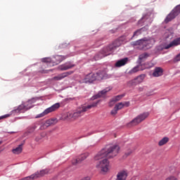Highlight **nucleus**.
<instances>
[{
    "label": "nucleus",
    "mask_w": 180,
    "mask_h": 180,
    "mask_svg": "<svg viewBox=\"0 0 180 180\" xmlns=\"http://www.w3.org/2000/svg\"><path fill=\"white\" fill-rule=\"evenodd\" d=\"M120 150V147L117 145L111 146H107L105 148L102 149L97 153L94 157V160L98 161L99 160H102V158H114V157H116V155L119 154Z\"/></svg>",
    "instance_id": "f257e3e1"
},
{
    "label": "nucleus",
    "mask_w": 180,
    "mask_h": 180,
    "mask_svg": "<svg viewBox=\"0 0 180 180\" xmlns=\"http://www.w3.org/2000/svg\"><path fill=\"white\" fill-rule=\"evenodd\" d=\"M154 43H155L154 38H143L131 42V46H136L139 50H148L153 47Z\"/></svg>",
    "instance_id": "f03ea898"
},
{
    "label": "nucleus",
    "mask_w": 180,
    "mask_h": 180,
    "mask_svg": "<svg viewBox=\"0 0 180 180\" xmlns=\"http://www.w3.org/2000/svg\"><path fill=\"white\" fill-rule=\"evenodd\" d=\"M98 103L99 101L78 108L75 112H73V120L78 119V117H81V116H84V115H85V112H88V110H89V109H92V108H96Z\"/></svg>",
    "instance_id": "7ed1b4c3"
},
{
    "label": "nucleus",
    "mask_w": 180,
    "mask_h": 180,
    "mask_svg": "<svg viewBox=\"0 0 180 180\" xmlns=\"http://www.w3.org/2000/svg\"><path fill=\"white\" fill-rule=\"evenodd\" d=\"M96 167L98 171H100L101 174H103V172H108V171H109V160L105 158L97 162Z\"/></svg>",
    "instance_id": "20e7f679"
},
{
    "label": "nucleus",
    "mask_w": 180,
    "mask_h": 180,
    "mask_svg": "<svg viewBox=\"0 0 180 180\" xmlns=\"http://www.w3.org/2000/svg\"><path fill=\"white\" fill-rule=\"evenodd\" d=\"M150 116L149 112H143L142 114H140L138 115L136 118H134L129 124L128 126H137V124H139V123H141V122L146 120L147 117Z\"/></svg>",
    "instance_id": "39448f33"
},
{
    "label": "nucleus",
    "mask_w": 180,
    "mask_h": 180,
    "mask_svg": "<svg viewBox=\"0 0 180 180\" xmlns=\"http://www.w3.org/2000/svg\"><path fill=\"white\" fill-rule=\"evenodd\" d=\"M60 106H61L60 103H56L53 104V105H51V107L46 108L41 114L37 115L35 117V118L39 119V117H44V116H46V115H49V113H51V112H56V110H57V109H59Z\"/></svg>",
    "instance_id": "423d86ee"
},
{
    "label": "nucleus",
    "mask_w": 180,
    "mask_h": 180,
    "mask_svg": "<svg viewBox=\"0 0 180 180\" xmlns=\"http://www.w3.org/2000/svg\"><path fill=\"white\" fill-rule=\"evenodd\" d=\"M146 79V75L142 74L139 76H137L134 79H131L129 82V85H131V86H136V85H139V84H141L143 81Z\"/></svg>",
    "instance_id": "0eeeda50"
},
{
    "label": "nucleus",
    "mask_w": 180,
    "mask_h": 180,
    "mask_svg": "<svg viewBox=\"0 0 180 180\" xmlns=\"http://www.w3.org/2000/svg\"><path fill=\"white\" fill-rule=\"evenodd\" d=\"M111 89H112L110 87L105 88V89L98 92V94L91 97V101H95V99H98V98H103V96H105V95H106V94H108V92H109V91H111Z\"/></svg>",
    "instance_id": "6e6552de"
},
{
    "label": "nucleus",
    "mask_w": 180,
    "mask_h": 180,
    "mask_svg": "<svg viewBox=\"0 0 180 180\" xmlns=\"http://www.w3.org/2000/svg\"><path fill=\"white\" fill-rule=\"evenodd\" d=\"M72 74H74V71L65 72L58 75V76L53 77V79L54 81H61V79H64V78H67L68 75H71Z\"/></svg>",
    "instance_id": "1a4fd4ad"
},
{
    "label": "nucleus",
    "mask_w": 180,
    "mask_h": 180,
    "mask_svg": "<svg viewBox=\"0 0 180 180\" xmlns=\"http://www.w3.org/2000/svg\"><path fill=\"white\" fill-rule=\"evenodd\" d=\"M73 67H75V65L71 63V62H68L63 65H59L58 70L60 71H67V70H71V68H73Z\"/></svg>",
    "instance_id": "9d476101"
},
{
    "label": "nucleus",
    "mask_w": 180,
    "mask_h": 180,
    "mask_svg": "<svg viewBox=\"0 0 180 180\" xmlns=\"http://www.w3.org/2000/svg\"><path fill=\"white\" fill-rule=\"evenodd\" d=\"M65 58H67V56L56 55L52 58V62L53 63V64H56V65L60 64V63H61L62 61H64Z\"/></svg>",
    "instance_id": "9b49d317"
},
{
    "label": "nucleus",
    "mask_w": 180,
    "mask_h": 180,
    "mask_svg": "<svg viewBox=\"0 0 180 180\" xmlns=\"http://www.w3.org/2000/svg\"><path fill=\"white\" fill-rule=\"evenodd\" d=\"M179 44H180V37L175 39L172 42H170L169 44L166 45L165 46V50H168V49H171V47H175L176 46H179Z\"/></svg>",
    "instance_id": "f8f14e48"
},
{
    "label": "nucleus",
    "mask_w": 180,
    "mask_h": 180,
    "mask_svg": "<svg viewBox=\"0 0 180 180\" xmlns=\"http://www.w3.org/2000/svg\"><path fill=\"white\" fill-rule=\"evenodd\" d=\"M127 179V170H122L117 174L115 180H126Z\"/></svg>",
    "instance_id": "ddd939ff"
},
{
    "label": "nucleus",
    "mask_w": 180,
    "mask_h": 180,
    "mask_svg": "<svg viewBox=\"0 0 180 180\" xmlns=\"http://www.w3.org/2000/svg\"><path fill=\"white\" fill-rule=\"evenodd\" d=\"M94 81H96V77L94 73H89L84 77L85 84H87V82L92 83Z\"/></svg>",
    "instance_id": "4468645a"
},
{
    "label": "nucleus",
    "mask_w": 180,
    "mask_h": 180,
    "mask_svg": "<svg viewBox=\"0 0 180 180\" xmlns=\"http://www.w3.org/2000/svg\"><path fill=\"white\" fill-rule=\"evenodd\" d=\"M147 30H148V25H146L145 27L140 28L139 30H137L136 31H135L134 32V34H133L131 39H134V37H137L140 36V34H141V33H143V32H147Z\"/></svg>",
    "instance_id": "2eb2a0df"
},
{
    "label": "nucleus",
    "mask_w": 180,
    "mask_h": 180,
    "mask_svg": "<svg viewBox=\"0 0 180 180\" xmlns=\"http://www.w3.org/2000/svg\"><path fill=\"white\" fill-rule=\"evenodd\" d=\"M54 124V120H48L46 122L42 123L41 124L40 129L41 130H45V129H47V127H50L51 124Z\"/></svg>",
    "instance_id": "dca6fc26"
},
{
    "label": "nucleus",
    "mask_w": 180,
    "mask_h": 180,
    "mask_svg": "<svg viewBox=\"0 0 180 180\" xmlns=\"http://www.w3.org/2000/svg\"><path fill=\"white\" fill-rule=\"evenodd\" d=\"M29 109H30V107L28 108L25 104H21L16 109L13 110V112L19 113L20 112H23V110H27Z\"/></svg>",
    "instance_id": "f3484780"
},
{
    "label": "nucleus",
    "mask_w": 180,
    "mask_h": 180,
    "mask_svg": "<svg viewBox=\"0 0 180 180\" xmlns=\"http://www.w3.org/2000/svg\"><path fill=\"white\" fill-rule=\"evenodd\" d=\"M120 46H122V42L119 40H115L112 45L108 46V49L112 51V50H116V49H117V47H120Z\"/></svg>",
    "instance_id": "a211bd4d"
},
{
    "label": "nucleus",
    "mask_w": 180,
    "mask_h": 180,
    "mask_svg": "<svg viewBox=\"0 0 180 180\" xmlns=\"http://www.w3.org/2000/svg\"><path fill=\"white\" fill-rule=\"evenodd\" d=\"M128 61H129V58H127L120 59V60L116 62L115 67H117L118 68L120 67H123V65H126V64H127Z\"/></svg>",
    "instance_id": "6ab92c4d"
},
{
    "label": "nucleus",
    "mask_w": 180,
    "mask_h": 180,
    "mask_svg": "<svg viewBox=\"0 0 180 180\" xmlns=\"http://www.w3.org/2000/svg\"><path fill=\"white\" fill-rule=\"evenodd\" d=\"M123 96H124V95H118V96L112 98L109 103L110 106H113V105H115V103H116V102H119V101H120V99H122V98H123Z\"/></svg>",
    "instance_id": "aec40b11"
},
{
    "label": "nucleus",
    "mask_w": 180,
    "mask_h": 180,
    "mask_svg": "<svg viewBox=\"0 0 180 180\" xmlns=\"http://www.w3.org/2000/svg\"><path fill=\"white\" fill-rule=\"evenodd\" d=\"M162 68H155L154 72L153 73V77H161L162 75Z\"/></svg>",
    "instance_id": "412c9836"
},
{
    "label": "nucleus",
    "mask_w": 180,
    "mask_h": 180,
    "mask_svg": "<svg viewBox=\"0 0 180 180\" xmlns=\"http://www.w3.org/2000/svg\"><path fill=\"white\" fill-rule=\"evenodd\" d=\"M150 56L147 53H143L139 56V64H141L143 61H146Z\"/></svg>",
    "instance_id": "4be33fe9"
},
{
    "label": "nucleus",
    "mask_w": 180,
    "mask_h": 180,
    "mask_svg": "<svg viewBox=\"0 0 180 180\" xmlns=\"http://www.w3.org/2000/svg\"><path fill=\"white\" fill-rule=\"evenodd\" d=\"M144 68H143V65H138L132 68L129 72V74H134L135 72H138V71H143Z\"/></svg>",
    "instance_id": "5701e85b"
},
{
    "label": "nucleus",
    "mask_w": 180,
    "mask_h": 180,
    "mask_svg": "<svg viewBox=\"0 0 180 180\" xmlns=\"http://www.w3.org/2000/svg\"><path fill=\"white\" fill-rule=\"evenodd\" d=\"M96 80L97 81H101V79H103V77H105V72L103 71H98L97 73H95Z\"/></svg>",
    "instance_id": "b1692460"
},
{
    "label": "nucleus",
    "mask_w": 180,
    "mask_h": 180,
    "mask_svg": "<svg viewBox=\"0 0 180 180\" xmlns=\"http://www.w3.org/2000/svg\"><path fill=\"white\" fill-rule=\"evenodd\" d=\"M168 141H169V139L168 137H164L159 141L158 146L160 147L165 146V144H167Z\"/></svg>",
    "instance_id": "393cba45"
},
{
    "label": "nucleus",
    "mask_w": 180,
    "mask_h": 180,
    "mask_svg": "<svg viewBox=\"0 0 180 180\" xmlns=\"http://www.w3.org/2000/svg\"><path fill=\"white\" fill-rule=\"evenodd\" d=\"M89 157V153H84L79 156V160H80V162H82V161H85Z\"/></svg>",
    "instance_id": "a878e982"
},
{
    "label": "nucleus",
    "mask_w": 180,
    "mask_h": 180,
    "mask_svg": "<svg viewBox=\"0 0 180 180\" xmlns=\"http://www.w3.org/2000/svg\"><path fill=\"white\" fill-rule=\"evenodd\" d=\"M141 65H142V68H143V70H146L148 68H152L154 65L150 62H146L144 64H141Z\"/></svg>",
    "instance_id": "bb28decb"
},
{
    "label": "nucleus",
    "mask_w": 180,
    "mask_h": 180,
    "mask_svg": "<svg viewBox=\"0 0 180 180\" xmlns=\"http://www.w3.org/2000/svg\"><path fill=\"white\" fill-rule=\"evenodd\" d=\"M22 145H19L18 147L13 149V154H20V153H22Z\"/></svg>",
    "instance_id": "cd10ccee"
},
{
    "label": "nucleus",
    "mask_w": 180,
    "mask_h": 180,
    "mask_svg": "<svg viewBox=\"0 0 180 180\" xmlns=\"http://www.w3.org/2000/svg\"><path fill=\"white\" fill-rule=\"evenodd\" d=\"M65 119H67V120H71V119L74 120V113L71 112H67Z\"/></svg>",
    "instance_id": "c85d7f7f"
},
{
    "label": "nucleus",
    "mask_w": 180,
    "mask_h": 180,
    "mask_svg": "<svg viewBox=\"0 0 180 180\" xmlns=\"http://www.w3.org/2000/svg\"><path fill=\"white\" fill-rule=\"evenodd\" d=\"M115 109H117V110H120L121 109H123V103H118L115 105Z\"/></svg>",
    "instance_id": "c756f323"
},
{
    "label": "nucleus",
    "mask_w": 180,
    "mask_h": 180,
    "mask_svg": "<svg viewBox=\"0 0 180 180\" xmlns=\"http://www.w3.org/2000/svg\"><path fill=\"white\" fill-rule=\"evenodd\" d=\"M72 165H77V164H81V160H79V158L73 159L72 160Z\"/></svg>",
    "instance_id": "7c9ffc66"
},
{
    "label": "nucleus",
    "mask_w": 180,
    "mask_h": 180,
    "mask_svg": "<svg viewBox=\"0 0 180 180\" xmlns=\"http://www.w3.org/2000/svg\"><path fill=\"white\" fill-rule=\"evenodd\" d=\"M42 63H53V58H44L41 60Z\"/></svg>",
    "instance_id": "2f4dec72"
},
{
    "label": "nucleus",
    "mask_w": 180,
    "mask_h": 180,
    "mask_svg": "<svg viewBox=\"0 0 180 180\" xmlns=\"http://www.w3.org/2000/svg\"><path fill=\"white\" fill-rule=\"evenodd\" d=\"M43 137H44V134H41L40 136H37L35 138V141H40V140H41V139H43Z\"/></svg>",
    "instance_id": "473e14b6"
},
{
    "label": "nucleus",
    "mask_w": 180,
    "mask_h": 180,
    "mask_svg": "<svg viewBox=\"0 0 180 180\" xmlns=\"http://www.w3.org/2000/svg\"><path fill=\"white\" fill-rule=\"evenodd\" d=\"M117 109L116 108V107H114L113 110L111 111V115L112 116H115V115H117Z\"/></svg>",
    "instance_id": "72a5a7b5"
},
{
    "label": "nucleus",
    "mask_w": 180,
    "mask_h": 180,
    "mask_svg": "<svg viewBox=\"0 0 180 180\" xmlns=\"http://www.w3.org/2000/svg\"><path fill=\"white\" fill-rule=\"evenodd\" d=\"M122 105L124 108H129L130 106V101H124L122 103Z\"/></svg>",
    "instance_id": "f704fd0d"
},
{
    "label": "nucleus",
    "mask_w": 180,
    "mask_h": 180,
    "mask_svg": "<svg viewBox=\"0 0 180 180\" xmlns=\"http://www.w3.org/2000/svg\"><path fill=\"white\" fill-rule=\"evenodd\" d=\"M10 117H11V114H7V115H4L3 116H0V120H2V119H6Z\"/></svg>",
    "instance_id": "c9c22d12"
},
{
    "label": "nucleus",
    "mask_w": 180,
    "mask_h": 180,
    "mask_svg": "<svg viewBox=\"0 0 180 180\" xmlns=\"http://www.w3.org/2000/svg\"><path fill=\"white\" fill-rule=\"evenodd\" d=\"M37 129V127L36 126H34V127H32L30 129H29V133H33V131L34 130H36Z\"/></svg>",
    "instance_id": "e433bc0d"
},
{
    "label": "nucleus",
    "mask_w": 180,
    "mask_h": 180,
    "mask_svg": "<svg viewBox=\"0 0 180 180\" xmlns=\"http://www.w3.org/2000/svg\"><path fill=\"white\" fill-rule=\"evenodd\" d=\"M166 180H178V179L174 176H171L166 179Z\"/></svg>",
    "instance_id": "4c0bfd02"
},
{
    "label": "nucleus",
    "mask_w": 180,
    "mask_h": 180,
    "mask_svg": "<svg viewBox=\"0 0 180 180\" xmlns=\"http://www.w3.org/2000/svg\"><path fill=\"white\" fill-rule=\"evenodd\" d=\"M147 19V17H143L142 18L139 22H138V25H140L141 23H143V22H144V20H146Z\"/></svg>",
    "instance_id": "58836bf2"
},
{
    "label": "nucleus",
    "mask_w": 180,
    "mask_h": 180,
    "mask_svg": "<svg viewBox=\"0 0 180 180\" xmlns=\"http://www.w3.org/2000/svg\"><path fill=\"white\" fill-rule=\"evenodd\" d=\"M174 61H180V53L175 57Z\"/></svg>",
    "instance_id": "ea45409f"
},
{
    "label": "nucleus",
    "mask_w": 180,
    "mask_h": 180,
    "mask_svg": "<svg viewBox=\"0 0 180 180\" xmlns=\"http://www.w3.org/2000/svg\"><path fill=\"white\" fill-rule=\"evenodd\" d=\"M131 153H133V151H131V150H129L127 153H125V155H127V157H129V155H130Z\"/></svg>",
    "instance_id": "a19ab883"
},
{
    "label": "nucleus",
    "mask_w": 180,
    "mask_h": 180,
    "mask_svg": "<svg viewBox=\"0 0 180 180\" xmlns=\"http://www.w3.org/2000/svg\"><path fill=\"white\" fill-rule=\"evenodd\" d=\"M143 87H140V88H139V91H140L141 92L143 91Z\"/></svg>",
    "instance_id": "79ce46f5"
},
{
    "label": "nucleus",
    "mask_w": 180,
    "mask_h": 180,
    "mask_svg": "<svg viewBox=\"0 0 180 180\" xmlns=\"http://www.w3.org/2000/svg\"><path fill=\"white\" fill-rule=\"evenodd\" d=\"M2 143V141H0V144Z\"/></svg>",
    "instance_id": "37998d69"
}]
</instances>
